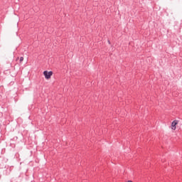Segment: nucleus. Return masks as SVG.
I'll list each match as a JSON object with an SVG mask.
<instances>
[{
    "label": "nucleus",
    "instance_id": "f257e3e1",
    "mask_svg": "<svg viewBox=\"0 0 182 182\" xmlns=\"http://www.w3.org/2000/svg\"><path fill=\"white\" fill-rule=\"evenodd\" d=\"M43 75L46 79L49 80L52 77V75H53V72L52 71L48 72V70H46L43 72Z\"/></svg>",
    "mask_w": 182,
    "mask_h": 182
},
{
    "label": "nucleus",
    "instance_id": "f03ea898",
    "mask_svg": "<svg viewBox=\"0 0 182 182\" xmlns=\"http://www.w3.org/2000/svg\"><path fill=\"white\" fill-rule=\"evenodd\" d=\"M177 124H178V121L174 120L171 124V129L176 130Z\"/></svg>",
    "mask_w": 182,
    "mask_h": 182
},
{
    "label": "nucleus",
    "instance_id": "7ed1b4c3",
    "mask_svg": "<svg viewBox=\"0 0 182 182\" xmlns=\"http://www.w3.org/2000/svg\"><path fill=\"white\" fill-rule=\"evenodd\" d=\"M20 62L21 63V62H23V57H21L20 58Z\"/></svg>",
    "mask_w": 182,
    "mask_h": 182
}]
</instances>
